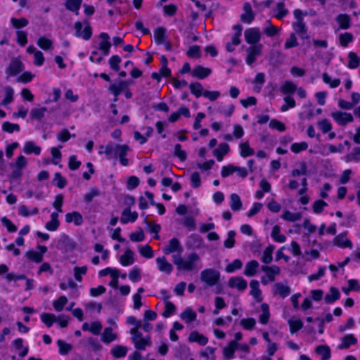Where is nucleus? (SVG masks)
<instances>
[{"label": "nucleus", "mask_w": 360, "mask_h": 360, "mask_svg": "<svg viewBox=\"0 0 360 360\" xmlns=\"http://www.w3.org/2000/svg\"><path fill=\"white\" fill-rule=\"evenodd\" d=\"M162 251L166 255H182L184 248L176 238H172L167 245L163 248Z\"/></svg>", "instance_id": "0eeeda50"}, {"label": "nucleus", "mask_w": 360, "mask_h": 360, "mask_svg": "<svg viewBox=\"0 0 360 360\" xmlns=\"http://www.w3.org/2000/svg\"><path fill=\"white\" fill-rule=\"evenodd\" d=\"M166 32L167 30L163 27H157L154 30V39L156 44L161 45L165 42L167 40Z\"/></svg>", "instance_id": "473e14b6"}, {"label": "nucleus", "mask_w": 360, "mask_h": 360, "mask_svg": "<svg viewBox=\"0 0 360 360\" xmlns=\"http://www.w3.org/2000/svg\"><path fill=\"white\" fill-rule=\"evenodd\" d=\"M259 264L257 260H251L246 263L243 274L248 277H252L257 273Z\"/></svg>", "instance_id": "412c9836"}, {"label": "nucleus", "mask_w": 360, "mask_h": 360, "mask_svg": "<svg viewBox=\"0 0 360 360\" xmlns=\"http://www.w3.org/2000/svg\"><path fill=\"white\" fill-rule=\"evenodd\" d=\"M46 110V107L32 108L30 112V117L32 119L41 120L44 117Z\"/></svg>", "instance_id": "4d7b16f0"}, {"label": "nucleus", "mask_w": 360, "mask_h": 360, "mask_svg": "<svg viewBox=\"0 0 360 360\" xmlns=\"http://www.w3.org/2000/svg\"><path fill=\"white\" fill-rule=\"evenodd\" d=\"M41 148L36 145L34 141H26L24 144L23 152L27 155L34 154L39 155L41 153Z\"/></svg>", "instance_id": "a878e982"}, {"label": "nucleus", "mask_w": 360, "mask_h": 360, "mask_svg": "<svg viewBox=\"0 0 360 360\" xmlns=\"http://www.w3.org/2000/svg\"><path fill=\"white\" fill-rule=\"evenodd\" d=\"M129 84V82L127 81H121L117 84H111L110 86V90L114 94V96L117 97L124 89L128 86Z\"/></svg>", "instance_id": "e433bc0d"}, {"label": "nucleus", "mask_w": 360, "mask_h": 360, "mask_svg": "<svg viewBox=\"0 0 360 360\" xmlns=\"http://www.w3.org/2000/svg\"><path fill=\"white\" fill-rule=\"evenodd\" d=\"M240 323L243 329L248 330H251L255 326L256 321L253 318L242 319L240 320Z\"/></svg>", "instance_id": "774afa93"}, {"label": "nucleus", "mask_w": 360, "mask_h": 360, "mask_svg": "<svg viewBox=\"0 0 360 360\" xmlns=\"http://www.w3.org/2000/svg\"><path fill=\"white\" fill-rule=\"evenodd\" d=\"M82 1V0H67L65 3L66 8L78 15Z\"/></svg>", "instance_id": "3c124183"}, {"label": "nucleus", "mask_w": 360, "mask_h": 360, "mask_svg": "<svg viewBox=\"0 0 360 360\" xmlns=\"http://www.w3.org/2000/svg\"><path fill=\"white\" fill-rule=\"evenodd\" d=\"M227 285L230 288L243 292L248 287V282L241 276H232L229 279Z\"/></svg>", "instance_id": "1a4fd4ad"}, {"label": "nucleus", "mask_w": 360, "mask_h": 360, "mask_svg": "<svg viewBox=\"0 0 360 360\" xmlns=\"http://www.w3.org/2000/svg\"><path fill=\"white\" fill-rule=\"evenodd\" d=\"M40 318L41 321L49 328H50L57 320V318L54 314L49 313L41 314Z\"/></svg>", "instance_id": "680f3d73"}, {"label": "nucleus", "mask_w": 360, "mask_h": 360, "mask_svg": "<svg viewBox=\"0 0 360 360\" xmlns=\"http://www.w3.org/2000/svg\"><path fill=\"white\" fill-rule=\"evenodd\" d=\"M263 48L262 44L251 45L246 49L245 62L248 65H252L257 57L260 56Z\"/></svg>", "instance_id": "423d86ee"}, {"label": "nucleus", "mask_w": 360, "mask_h": 360, "mask_svg": "<svg viewBox=\"0 0 360 360\" xmlns=\"http://www.w3.org/2000/svg\"><path fill=\"white\" fill-rule=\"evenodd\" d=\"M131 341L134 347L138 350H145L147 346L150 345V338L149 337L143 338L142 333H137L136 331H133L131 335Z\"/></svg>", "instance_id": "6e6552de"}, {"label": "nucleus", "mask_w": 360, "mask_h": 360, "mask_svg": "<svg viewBox=\"0 0 360 360\" xmlns=\"http://www.w3.org/2000/svg\"><path fill=\"white\" fill-rule=\"evenodd\" d=\"M75 29L76 30V36L84 40H89L92 35L91 28L87 22L84 23L76 22Z\"/></svg>", "instance_id": "39448f33"}, {"label": "nucleus", "mask_w": 360, "mask_h": 360, "mask_svg": "<svg viewBox=\"0 0 360 360\" xmlns=\"http://www.w3.org/2000/svg\"><path fill=\"white\" fill-rule=\"evenodd\" d=\"M316 352L322 360H328L330 357V349L326 345H320L316 348Z\"/></svg>", "instance_id": "603ef678"}, {"label": "nucleus", "mask_w": 360, "mask_h": 360, "mask_svg": "<svg viewBox=\"0 0 360 360\" xmlns=\"http://www.w3.org/2000/svg\"><path fill=\"white\" fill-rule=\"evenodd\" d=\"M2 95L0 94V105L7 106L14 101L15 90L11 86H5L2 89Z\"/></svg>", "instance_id": "f8f14e48"}, {"label": "nucleus", "mask_w": 360, "mask_h": 360, "mask_svg": "<svg viewBox=\"0 0 360 360\" xmlns=\"http://www.w3.org/2000/svg\"><path fill=\"white\" fill-rule=\"evenodd\" d=\"M188 340L190 342H196L201 346L205 345L208 342L207 338L195 330L189 334Z\"/></svg>", "instance_id": "b1692460"}, {"label": "nucleus", "mask_w": 360, "mask_h": 360, "mask_svg": "<svg viewBox=\"0 0 360 360\" xmlns=\"http://www.w3.org/2000/svg\"><path fill=\"white\" fill-rule=\"evenodd\" d=\"M219 272L212 269L203 270L200 274V279L209 286L216 285L219 280Z\"/></svg>", "instance_id": "20e7f679"}, {"label": "nucleus", "mask_w": 360, "mask_h": 360, "mask_svg": "<svg viewBox=\"0 0 360 360\" xmlns=\"http://www.w3.org/2000/svg\"><path fill=\"white\" fill-rule=\"evenodd\" d=\"M102 51H98L96 49H94L91 52L89 57L90 61L92 63H100L104 58V57L107 56L108 55H103Z\"/></svg>", "instance_id": "69168bd1"}, {"label": "nucleus", "mask_w": 360, "mask_h": 360, "mask_svg": "<svg viewBox=\"0 0 360 360\" xmlns=\"http://www.w3.org/2000/svg\"><path fill=\"white\" fill-rule=\"evenodd\" d=\"M156 264L160 271L169 275L173 271V266L165 257L156 258Z\"/></svg>", "instance_id": "dca6fc26"}, {"label": "nucleus", "mask_w": 360, "mask_h": 360, "mask_svg": "<svg viewBox=\"0 0 360 360\" xmlns=\"http://www.w3.org/2000/svg\"><path fill=\"white\" fill-rule=\"evenodd\" d=\"M2 130L7 133L12 134L14 131H20V127L18 124L4 122L2 124Z\"/></svg>", "instance_id": "e2e57ef3"}, {"label": "nucleus", "mask_w": 360, "mask_h": 360, "mask_svg": "<svg viewBox=\"0 0 360 360\" xmlns=\"http://www.w3.org/2000/svg\"><path fill=\"white\" fill-rule=\"evenodd\" d=\"M172 260L179 271H196L202 267L200 256L191 252L185 257L181 255H172Z\"/></svg>", "instance_id": "f257e3e1"}, {"label": "nucleus", "mask_w": 360, "mask_h": 360, "mask_svg": "<svg viewBox=\"0 0 360 360\" xmlns=\"http://www.w3.org/2000/svg\"><path fill=\"white\" fill-rule=\"evenodd\" d=\"M273 288L274 295H278L282 298H285L290 294V287L282 283H275Z\"/></svg>", "instance_id": "4be33fe9"}, {"label": "nucleus", "mask_w": 360, "mask_h": 360, "mask_svg": "<svg viewBox=\"0 0 360 360\" xmlns=\"http://www.w3.org/2000/svg\"><path fill=\"white\" fill-rule=\"evenodd\" d=\"M229 151V146L226 143H220L217 148L213 151L214 155L219 162L222 161L224 156Z\"/></svg>", "instance_id": "c756f323"}, {"label": "nucleus", "mask_w": 360, "mask_h": 360, "mask_svg": "<svg viewBox=\"0 0 360 360\" xmlns=\"http://www.w3.org/2000/svg\"><path fill=\"white\" fill-rule=\"evenodd\" d=\"M118 339V335L113 332L112 327H106L101 334V340L105 344H110Z\"/></svg>", "instance_id": "6ab92c4d"}, {"label": "nucleus", "mask_w": 360, "mask_h": 360, "mask_svg": "<svg viewBox=\"0 0 360 360\" xmlns=\"http://www.w3.org/2000/svg\"><path fill=\"white\" fill-rule=\"evenodd\" d=\"M360 65V58L356 53L350 51L348 53V65L347 67L350 69H356Z\"/></svg>", "instance_id": "a18cd8bd"}, {"label": "nucleus", "mask_w": 360, "mask_h": 360, "mask_svg": "<svg viewBox=\"0 0 360 360\" xmlns=\"http://www.w3.org/2000/svg\"><path fill=\"white\" fill-rule=\"evenodd\" d=\"M241 28L238 27V30L231 36V41H228L226 49L229 52H233L237 46L240 43Z\"/></svg>", "instance_id": "aec40b11"}, {"label": "nucleus", "mask_w": 360, "mask_h": 360, "mask_svg": "<svg viewBox=\"0 0 360 360\" xmlns=\"http://www.w3.org/2000/svg\"><path fill=\"white\" fill-rule=\"evenodd\" d=\"M128 348L126 346L117 345L112 347L110 349V354L115 359H120L126 356Z\"/></svg>", "instance_id": "c85d7f7f"}, {"label": "nucleus", "mask_w": 360, "mask_h": 360, "mask_svg": "<svg viewBox=\"0 0 360 360\" xmlns=\"http://www.w3.org/2000/svg\"><path fill=\"white\" fill-rule=\"evenodd\" d=\"M261 311L262 314L259 315V321L260 323L265 325L269 322L270 318V311L269 305L266 303L262 304Z\"/></svg>", "instance_id": "58836bf2"}, {"label": "nucleus", "mask_w": 360, "mask_h": 360, "mask_svg": "<svg viewBox=\"0 0 360 360\" xmlns=\"http://www.w3.org/2000/svg\"><path fill=\"white\" fill-rule=\"evenodd\" d=\"M211 72V69L198 65L193 70L192 75L194 77L202 79L208 77Z\"/></svg>", "instance_id": "bb28decb"}, {"label": "nucleus", "mask_w": 360, "mask_h": 360, "mask_svg": "<svg viewBox=\"0 0 360 360\" xmlns=\"http://www.w3.org/2000/svg\"><path fill=\"white\" fill-rule=\"evenodd\" d=\"M335 20L340 29L347 30L351 26V18L347 14H339L337 15Z\"/></svg>", "instance_id": "7c9ffc66"}, {"label": "nucleus", "mask_w": 360, "mask_h": 360, "mask_svg": "<svg viewBox=\"0 0 360 360\" xmlns=\"http://www.w3.org/2000/svg\"><path fill=\"white\" fill-rule=\"evenodd\" d=\"M250 295L257 302H261L263 300L262 290L259 288V283L257 280H252L250 283Z\"/></svg>", "instance_id": "4468645a"}, {"label": "nucleus", "mask_w": 360, "mask_h": 360, "mask_svg": "<svg viewBox=\"0 0 360 360\" xmlns=\"http://www.w3.org/2000/svg\"><path fill=\"white\" fill-rule=\"evenodd\" d=\"M331 117L339 125L341 126L346 125L347 124L350 123L354 120L352 115L347 112H333L331 113Z\"/></svg>", "instance_id": "ddd939ff"}, {"label": "nucleus", "mask_w": 360, "mask_h": 360, "mask_svg": "<svg viewBox=\"0 0 360 360\" xmlns=\"http://www.w3.org/2000/svg\"><path fill=\"white\" fill-rule=\"evenodd\" d=\"M354 40V37L350 32L342 33L339 35L340 44L344 47H347L349 43Z\"/></svg>", "instance_id": "bf43d9fd"}, {"label": "nucleus", "mask_w": 360, "mask_h": 360, "mask_svg": "<svg viewBox=\"0 0 360 360\" xmlns=\"http://www.w3.org/2000/svg\"><path fill=\"white\" fill-rule=\"evenodd\" d=\"M180 317L183 321L189 323L196 319L197 314L191 307H187L181 314Z\"/></svg>", "instance_id": "c9c22d12"}, {"label": "nucleus", "mask_w": 360, "mask_h": 360, "mask_svg": "<svg viewBox=\"0 0 360 360\" xmlns=\"http://www.w3.org/2000/svg\"><path fill=\"white\" fill-rule=\"evenodd\" d=\"M297 168L292 171V176H298L301 175H306L307 174V164L304 162H299L296 164Z\"/></svg>", "instance_id": "5fc2aeb1"}, {"label": "nucleus", "mask_w": 360, "mask_h": 360, "mask_svg": "<svg viewBox=\"0 0 360 360\" xmlns=\"http://www.w3.org/2000/svg\"><path fill=\"white\" fill-rule=\"evenodd\" d=\"M262 271L269 277V280L275 281L276 277L281 273V269L276 265H263L261 268Z\"/></svg>", "instance_id": "a211bd4d"}, {"label": "nucleus", "mask_w": 360, "mask_h": 360, "mask_svg": "<svg viewBox=\"0 0 360 360\" xmlns=\"http://www.w3.org/2000/svg\"><path fill=\"white\" fill-rule=\"evenodd\" d=\"M12 345L15 350L18 351L20 356H25L29 352L27 346L23 347V340L22 338H17L12 342Z\"/></svg>", "instance_id": "2f4dec72"}, {"label": "nucleus", "mask_w": 360, "mask_h": 360, "mask_svg": "<svg viewBox=\"0 0 360 360\" xmlns=\"http://www.w3.org/2000/svg\"><path fill=\"white\" fill-rule=\"evenodd\" d=\"M129 148L127 145H120L109 142L99 147L98 154H105L108 160L117 159L120 155H127Z\"/></svg>", "instance_id": "f03ea898"}, {"label": "nucleus", "mask_w": 360, "mask_h": 360, "mask_svg": "<svg viewBox=\"0 0 360 360\" xmlns=\"http://www.w3.org/2000/svg\"><path fill=\"white\" fill-rule=\"evenodd\" d=\"M230 207L233 211H239L242 207V202L238 194L232 193L230 195Z\"/></svg>", "instance_id": "37998d69"}, {"label": "nucleus", "mask_w": 360, "mask_h": 360, "mask_svg": "<svg viewBox=\"0 0 360 360\" xmlns=\"http://www.w3.org/2000/svg\"><path fill=\"white\" fill-rule=\"evenodd\" d=\"M357 342V339L352 334H349L342 338V343L339 345L338 348L340 349H347L351 345H355Z\"/></svg>", "instance_id": "4c0bfd02"}, {"label": "nucleus", "mask_w": 360, "mask_h": 360, "mask_svg": "<svg viewBox=\"0 0 360 360\" xmlns=\"http://www.w3.org/2000/svg\"><path fill=\"white\" fill-rule=\"evenodd\" d=\"M134 253L132 250L128 249L120 256L119 262L123 266H128L134 263Z\"/></svg>", "instance_id": "5701e85b"}, {"label": "nucleus", "mask_w": 360, "mask_h": 360, "mask_svg": "<svg viewBox=\"0 0 360 360\" xmlns=\"http://www.w3.org/2000/svg\"><path fill=\"white\" fill-rule=\"evenodd\" d=\"M174 155L178 158L181 162H184L187 159V153L182 149L181 145L179 143L174 146Z\"/></svg>", "instance_id": "0e129e2a"}, {"label": "nucleus", "mask_w": 360, "mask_h": 360, "mask_svg": "<svg viewBox=\"0 0 360 360\" xmlns=\"http://www.w3.org/2000/svg\"><path fill=\"white\" fill-rule=\"evenodd\" d=\"M322 79L325 84H328L330 88H336L340 84V79L338 78L333 79L327 73L322 75Z\"/></svg>", "instance_id": "6e6d98bb"}, {"label": "nucleus", "mask_w": 360, "mask_h": 360, "mask_svg": "<svg viewBox=\"0 0 360 360\" xmlns=\"http://www.w3.org/2000/svg\"><path fill=\"white\" fill-rule=\"evenodd\" d=\"M244 13L241 15V20L250 24L254 19L255 15L252 10L251 5L249 3H245L243 6Z\"/></svg>", "instance_id": "cd10ccee"}, {"label": "nucleus", "mask_w": 360, "mask_h": 360, "mask_svg": "<svg viewBox=\"0 0 360 360\" xmlns=\"http://www.w3.org/2000/svg\"><path fill=\"white\" fill-rule=\"evenodd\" d=\"M296 89L297 86L290 81L284 82L280 87V91L284 94H293Z\"/></svg>", "instance_id": "de8ad7c7"}, {"label": "nucleus", "mask_w": 360, "mask_h": 360, "mask_svg": "<svg viewBox=\"0 0 360 360\" xmlns=\"http://www.w3.org/2000/svg\"><path fill=\"white\" fill-rule=\"evenodd\" d=\"M238 344L236 342V341H231L229 345L224 347L223 350V353L224 356L228 359H231L233 356V354L235 351L238 349Z\"/></svg>", "instance_id": "a19ab883"}, {"label": "nucleus", "mask_w": 360, "mask_h": 360, "mask_svg": "<svg viewBox=\"0 0 360 360\" xmlns=\"http://www.w3.org/2000/svg\"><path fill=\"white\" fill-rule=\"evenodd\" d=\"M281 217L285 221L294 222L301 219L302 214L299 212H291L290 211L285 210L283 212Z\"/></svg>", "instance_id": "864d4df0"}, {"label": "nucleus", "mask_w": 360, "mask_h": 360, "mask_svg": "<svg viewBox=\"0 0 360 360\" xmlns=\"http://www.w3.org/2000/svg\"><path fill=\"white\" fill-rule=\"evenodd\" d=\"M274 250V246L270 245L267 246L263 252L262 262L266 264H270L273 260L272 254Z\"/></svg>", "instance_id": "49530a36"}, {"label": "nucleus", "mask_w": 360, "mask_h": 360, "mask_svg": "<svg viewBox=\"0 0 360 360\" xmlns=\"http://www.w3.org/2000/svg\"><path fill=\"white\" fill-rule=\"evenodd\" d=\"M308 143L305 141L293 143L290 146V150L294 153H299L308 148Z\"/></svg>", "instance_id": "338daca9"}, {"label": "nucleus", "mask_w": 360, "mask_h": 360, "mask_svg": "<svg viewBox=\"0 0 360 360\" xmlns=\"http://www.w3.org/2000/svg\"><path fill=\"white\" fill-rule=\"evenodd\" d=\"M111 44L110 37L105 32H101L98 37L93 41V48L102 51L103 55H109Z\"/></svg>", "instance_id": "7ed1b4c3"}, {"label": "nucleus", "mask_w": 360, "mask_h": 360, "mask_svg": "<svg viewBox=\"0 0 360 360\" xmlns=\"http://www.w3.org/2000/svg\"><path fill=\"white\" fill-rule=\"evenodd\" d=\"M138 218V213L134 211L131 212L129 208L124 210L122 214L120 221L122 224H127L129 222H134Z\"/></svg>", "instance_id": "393cba45"}, {"label": "nucleus", "mask_w": 360, "mask_h": 360, "mask_svg": "<svg viewBox=\"0 0 360 360\" xmlns=\"http://www.w3.org/2000/svg\"><path fill=\"white\" fill-rule=\"evenodd\" d=\"M333 244L341 248H352V243L347 237L346 233H342L336 236L333 239Z\"/></svg>", "instance_id": "2eb2a0df"}, {"label": "nucleus", "mask_w": 360, "mask_h": 360, "mask_svg": "<svg viewBox=\"0 0 360 360\" xmlns=\"http://www.w3.org/2000/svg\"><path fill=\"white\" fill-rule=\"evenodd\" d=\"M59 225L58 213L52 212L51 214V219L46 224L45 228L49 231H55L58 229Z\"/></svg>", "instance_id": "f704fd0d"}, {"label": "nucleus", "mask_w": 360, "mask_h": 360, "mask_svg": "<svg viewBox=\"0 0 360 360\" xmlns=\"http://www.w3.org/2000/svg\"><path fill=\"white\" fill-rule=\"evenodd\" d=\"M189 89L192 94L196 98L203 96L204 90L202 84L199 82H192L189 85Z\"/></svg>", "instance_id": "8fccbe9b"}, {"label": "nucleus", "mask_w": 360, "mask_h": 360, "mask_svg": "<svg viewBox=\"0 0 360 360\" xmlns=\"http://www.w3.org/2000/svg\"><path fill=\"white\" fill-rule=\"evenodd\" d=\"M37 45L43 50H50L53 48V41L45 37H41L38 39Z\"/></svg>", "instance_id": "13d9d810"}, {"label": "nucleus", "mask_w": 360, "mask_h": 360, "mask_svg": "<svg viewBox=\"0 0 360 360\" xmlns=\"http://www.w3.org/2000/svg\"><path fill=\"white\" fill-rule=\"evenodd\" d=\"M65 219L67 223H73L77 226H81L84 222L82 215L77 211L67 213Z\"/></svg>", "instance_id": "f3484780"}, {"label": "nucleus", "mask_w": 360, "mask_h": 360, "mask_svg": "<svg viewBox=\"0 0 360 360\" xmlns=\"http://www.w3.org/2000/svg\"><path fill=\"white\" fill-rule=\"evenodd\" d=\"M24 70L23 63L18 58L13 59L6 69L7 78L18 75Z\"/></svg>", "instance_id": "9d476101"}, {"label": "nucleus", "mask_w": 360, "mask_h": 360, "mask_svg": "<svg viewBox=\"0 0 360 360\" xmlns=\"http://www.w3.org/2000/svg\"><path fill=\"white\" fill-rule=\"evenodd\" d=\"M292 27L294 30L302 38H307V29L303 20L296 21L293 22Z\"/></svg>", "instance_id": "c03bdc74"}, {"label": "nucleus", "mask_w": 360, "mask_h": 360, "mask_svg": "<svg viewBox=\"0 0 360 360\" xmlns=\"http://www.w3.org/2000/svg\"><path fill=\"white\" fill-rule=\"evenodd\" d=\"M240 155L243 158H247L254 155L255 150L250 146L249 142L245 141L239 144Z\"/></svg>", "instance_id": "ea45409f"}, {"label": "nucleus", "mask_w": 360, "mask_h": 360, "mask_svg": "<svg viewBox=\"0 0 360 360\" xmlns=\"http://www.w3.org/2000/svg\"><path fill=\"white\" fill-rule=\"evenodd\" d=\"M271 236L277 243H283L286 240L285 236L281 233V227L278 225H275L273 227Z\"/></svg>", "instance_id": "79ce46f5"}, {"label": "nucleus", "mask_w": 360, "mask_h": 360, "mask_svg": "<svg viewBox=\"0 0 360 360\" xmlns=\"http://www.w3.org/2000/svg\"><path fill=\"white\" fill-rule=\"evenodd\" d=\"M68 302V298L65 296H60L57 300L53 302V307L55 311L58 312L63 311Z\"/></svg>", "instance_id": "09e8293b"}, {"label": "nucleus", "mask_w": 360, "mask_h": 360, "mask_svg": "<svg viewBox=\"0 0 360 360\" xmlns=\"http://www.w3.org/2000/svg\"><path fill=\"white\" fill-rule=\"evenodd\" d=\"M141 269L138 266H134L129 273V278L131 281L136 283L141 279Z\"/></svg>", "instance_id": "052dcab7"}, {"label": "nucleus", "mask_w": 360, "mask_h": 360, "mask_svg": "<svg viewBox=\"0 0 360 360\" xmlns=\"http://www.w3.org/2000/svg\"><path fill=\"white\" fill-rule=\"evenodd\" d=\"M340 297V293L339 290L335 287H330L329 292L324 297V300L326 304H332L339 300Z\"/></svg>", "instance_id": "72a5a7b5"}, {"label": "nucleus", "mask_w": 360, "mask_h": 360, "mask_svg": "<svg viewBox=\"0 0 360 360\" xmlns=\"http://www.w3.org/2000/svg\"><path fill=\"white\" fill-rule=\"evenodd\" d=\"M244 37L246 42L251 45L258 44L261 39L260 30L257 27L247 29L244 32Z\"/></svg>", "instance_id": "9b49d317"}]
</instances>
